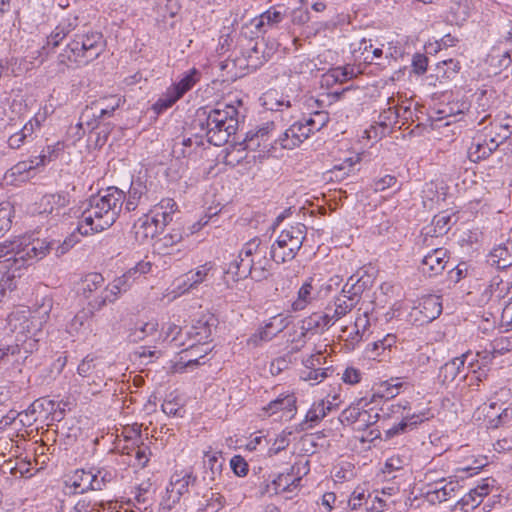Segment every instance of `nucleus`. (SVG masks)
Here are the masks:
<instances>
[{
	"label": "nucleus",
	"mask_w": 512,
	"mask_h": 512,
	"mask_svg": "<svg viewBox=\"0 0 512 512\" xmlns=\"http://www.w3.org/2000/svg\"><path fill=\"white\" fill-rule=\"evenodd\" d=\"M215 319L213 316H202L194 321L192 326L186 331V340L190 342L189 351L193 352L197 348V344L207 345L212 334V327Z\"/></svg>",
	"instance_id": "12"
},
{
	"label": "nucleus",
	"mask_w": 512,
	"mask_h": 512,
	"mask_svg": "<svg viewBox=\"0 0 512 512\" xmlns=\"http://www.w3.org/2000/svg\"><path fill=\"white\" fill-rule=\"evenodd\" d=\"M409 463L410 456L408 454H394L387 459L385 468L388 472L398 471L403 469L405 466H408Z\"/></svg>",
	"instance_id": "52"
},
{
	"label": "nucleus",
	"mask_w": 512,
	"mask_h": 512,
	"mask_svg": "<svg viewBox=\"0 0 512 512\" xmlns=\"http://www.w3.org/2000/svg\"><path fill=\"white\" fill-rule=\"evenodd\" d=\"M361 417H365V412L362 411L359 407L350 406L342 411L340 415V421L342 423L354 425L355 422L360 421Z\"/></svg>",
	"instance_id": "59"
},
{
	"label": "nucleus",
	"mask_w": 512,
	"mask_h": 512,
	"mask_svg": "<svg viewBox=\"0 0 512 512\" xmlns=\"http://www.w3.org/2000/svg\"><path fill=\"white\" fill-rule=\"evenodd\" d=\"M430 487L431 489L426 493V498L432 504L441 503L455 497L460 489L457 480L446 481L444 478L435 481Z\"/></svg>",
	"instance_id": "15"
},
{
	"label": "nucleus",
	"mask_w": 512,
	"mask_h": 512,
	"mask_svg": "<svg viewBox=\"0 0 512 512\" xmlns=\"http://www.w3.org/2000/svg\"><path fill=\"white\" fill-rule=\"evenodd\" d=\"M419 313L422 315V321L431 322L438 318L442 313V302L440 296L428 295L421 299Z\"/></svg>",
	"instance_id": "29"
},
{
	"label": "nucleus",
	"mask_w": 512,
	"mask_h": 512,
	"mask_svg": "<svg viewBox=\"0 0 512 512\" xmlns=\"http://www.w3.org/2000/svg\"><path fill=\"white\" fill-rule=\"evenodd\" d=\"M95 311H98V309H94L89 304L88 308L80 310L67 325L68 332L73 334L78 333L81 330L88 329L89 321L93 317Z\"/></svg>",
	"instance_id": "33"
},
{
	"label": "nucleus",
	"mask_w": 512,
	"mask_h": 512,
	"mask_svg": "<svg viewBox=\"0 0 512 512\" xmlns=\"http://www.w3.org/2000/svg\"><path fill=\"white\" fill-rule=\"evenodd\" d=\"M466 363H468L467 368L473 367L474 358L471 352L464 353L443 364L438 373L439 382L446 385L456 380L458 376H460L461 379H466L468 376V373H464Z\"/></svg>",
	"instance_id": "9"
},
{
	"label": "nucleus",
	"mask_w": 512,
	"mask_h": 512,
	"mask_svg": "<svg viewBox=\"0 0 512 512\" xmlns=\"http://www.w3.org/2000/svg\"><path fill=\"white\" fill-rule=\"evenodd\" d=\"M311 134H313V132L309 125H306V120L303 117L279 135V137L275 139V143L279 144L283 149H294L309 138Z\"/></svg>",
	"instance_id": "11"
},
{
	"label": "nucleus",
	"mask_w": 512,
	"mask_h": 512,
	"mask_svg": "<svg viewBox=\"0 0 512 512\" xmlns=\"http://www.w3.org/2000/svg\"><path fill=\"white\" fill-rule=\"evenodd\" d=\"M163 230L156 226V223H152L149 215L139 218V220L133 226V232L135 240L139 244H144L148 240L153 239L157 234Z\"/></svg>",
	"instance_id": "27"
},
{
	"label": "nucleus",
	"mask_w": 512,
	"mask_h": 512,
	"mask_svg": "<svg viewBox=\"0 0 512 512\" xmlns=\"http://www.w3.org/2000/svg\"><path fill=\"white\" fill-rule=\"evenodd\" d=\"M294 469L295 467L293 466L291 473L279 474L271 483L266 485L265 492L279 494L286 491H293V489L297 488L301 482V477H294Z\"/></svg>",
	"instance_id": "24"
},
{
	"label": "nucleus",
	"mask_w": 512,
	"mask_h": 512,
	"mask_svg": "<svg viewBox=\"0 0 512 512\" xmlns=\"http://www.w3.org/2000/svg\"><path fill=\"white\" fill-rule=\"evenodd\" d=\"M211 263H205L197 268L196 271L189 272L188 275V287H197L203 283L207 278L209 271L211 270Z\"/></svg>",
	"instance_id": "49"
},
{
	"label": "nucleus",
	"mask_w": 512,
	"mask_h": 512,
	"mask_svg": "<svg viewBox=\"0 0 512 512\" xmlns=\"http://www.w3.org/2000/svg\"><path fill=\"white\" fill-rule=\"evenodd\" d=\"M304 118L306 120V125H309L313 133L321 130L329 121V115L325 111H315L308 117Z\"/></svg>",
	"instance_id": "48"
},
{
	"label": "nucleus",
	"mask_w": 512,
	"mask_h": 512,
	"mask_svg": "<svg viewBox=\"0 0 512 512\" xmlns=\"http://www.w3.org/2000/svg\"><path fill=\"white\" fill-rule=\"evenodd\" d=\"M94 103V110L100 113L103 118L111 117L116 109L121 106L122 100L116 95L99 98Z\"/></svg>",
	"instance_id": "34"
},
{
	"label": "nucleus",
	"mask_w": 512,
	"mask_h": 512,
	"mask_svg": "<svg viewBox=\"0 0 512 512\" xmlns=\"http://www.w3.org/2000/svg\"><path fill=\"white\" fill-rule=\"evenodd\" d=\"M492 354L503 355L512 350V337L502 336L496 338L492 343Z\"/></svg>",
	"instance_id": "61"
},
{
	"label": "nucleus",
	"mask_w": 512,
	"mask_h": 512,
	"mask_svg": "<svg viewBox=\"0 0 512 512\" xmlns=\"http://www.w3.org/2000/svg\"><path fill=\"white\" fill-rule=\"evenodd\" d=\"M492 152L487 139H485L483 142H473L471 144L468 149V157L472 162H478L489 157Z\"/></svg>",
	"instance_id": "42"
},
{
	"label": "nucleus",
	"mask_w": 512,
	"mask_h": 512,
	"mask_svg": "<svg viewBox=\"0 0 512 512\" xmlns=\"http://www.w3.org/2000/svg\"><path fill=\"white\" fill-rule=\"evenodd\" d=\"M158 322L151 320L146 323H142L140 326L135 327L133 332L130 334L132 341L137 342L145 339L147 336L154 334L158 330Z\"/></svg>",
	"instance_id": "46"
},
{
	"label": "nucleus",
	"mask_w": 512,
	"mask_h": 512,
	"mask_svg": "<svg viewBox=\"0 0 512 512\" xmlns=\"http://www.w3.org/2000/svg\"><path fill=\"white\" fill-rule=\"evenodd\" d=\"M269 247L259 238L246 242L237 258L231 261L224 269V273L231 276L233 281L250 277L254 281L267 279L270 274L271 261L267 257Z\"/></svg>",
	"instance_id": "2"
},
{
	"label": "nucleus",
	"mask_w": 512,
	"mask_h": 512,
	"mask_svg": "<svg viewBox=\"0 0 512 512\" xmlns=\"http://www.w3.org/2000/svg\"><path fill=\"white\" fill-rule=\"evenodd\" d=\"M480 503L481 499L473 494V491L470 489L467 494H465L460 500L457 501L456 506L464 512H469L470 510L478 507Z\"/></svg>",
	"instance_id": "58"
},
{
	"label": "nucleus",
	"mask_w": 512,
	"mask_h": 512,
	"mask_svg": "<svg viewBox=\"0 0 512 512\" xmlns=\"http://www.w3.org/2000/svg\"><path fill=\"white\" fill-rule=\"evenodd\" d=\"M402 420L393 425L391 428L385 431V439L389 440L397 435L404 434L408 431H411L417 427L420 423H422L427 417L424 413H407L401 414Z\"/></svg>",
	"instance_id": "20"
},
{
	"label": "nucleus",
	"mask_w": 512,
	"mask_h": 512,
	"mask_svg": "<svg viewBox=\"0 0 512 512\" xmlns=\"http://www.w3.org/2000/svg\"><path fill=\"white\" fill-rule=\"evenodd\" d=\"M179 99L180 98L172 91V89L168 88L167 92L153 104V110L157 114H161L168 108L172 107Z\"/></svg>",
	"instance_id": "47"
},
{
	"label": "nucleus",
	"mask_w": 512,
	"mask_h": 512,
	"mask_svg": "<svg viewBox=\"0 0 512 512\" xmlns=\"http://www.w3.org/2000/svg\"><path fill=\"white\" fill-rule=\"evenodd\" d=\"M355 76L354 67L352 66H338L331 68L324 76L323 81L327 85L334 83H343L352 79Z\"/></svg>",
	"instance_id": "35"
},
{
	"label": "nucleus",
	"mask_w": 512,
	"mask_h": 512,
	"mask_svg": "<svg viewBox=\"0 0 512 512\" xmlns=\"http://www.w3.org/2000/svg\"><path fill=\"white\" fill-rule=\"evenodd\" d=\"M196 483L197 476L192 471L175 472L166 488V497L160 503L161 509L170 511L180 501V498L189 492V488L194 487Z\"/></svg>",
	"instance_id": "7"
},
{
	"label": "nucleus",
	"mask_w": 512,
	"mask_h": 512,
	"mask_svg": "<svg viewBox=\"0 0 512 512\" xmlns=\"http://www.w3.org/2000/svg\"><path fill=\"white\" fill-rule=\"evenodd\" d=\"M150 484L140 485L135 490L134 506H149L153 504V497L150 491Z\"/></svg>",
	"instance_id": "50"
},
{
	"label": "nucleus",
	"mask_w": 512,
	"mask_h": 512,
	"mask_svg": "<svg viewBox=\"0 0 512 512\" xmlns=\"http://www.w3.org/2000/svg\"><path fill=\"white\" fill-rule=\"evenodd\" d=\"M275 125L273 122H267L257 130L247 132L244 139L245 149L248 150H261L263 152H270V148H274L275 141L268 142L270 134L274 130Z\"/></svg>",
	"instance_id": "13"
},
{
	"label": "nucleus",
	"mask_w": 512,
	"mask_h": 512,
	"mask_svg": "<svg viewBox=\"0 0 512 512\" xmlns=\"http://www.w3.org/2000/svg\"><path fill=\"white\" fill-rule=\"evenodd\" d=\"M61 150L62 145L59 142L55 145L47 146V148L44 149L39 156H36V160L39 159V162H36V165L44 166L47 163L53 161L58 157V154Z\"/></svg>",
	"instance_id": "54"
},
{
	"label": "nucleus",
	"mask_w": 512,
	"mask_h": 512,
	"mask_svg": "<svg viewBox=\"0 0 512 512\" xmlns=\"http://www.w3.org/2000/svg\"><path fill=\"white\" fill-rule=\"evenodd\" d=\"M124 292L119 288L117 284L114 282L110 283L107 287H105L100 295L96 296L94 299L89 301V305L94 309L100 310L104 307L108 302L113 303L117 300L118 296Z\"/></svg>",
	"instance_id": "31"
},
{
	"label": "nucleus",
	"mask_w": 512,
	"mask_h": 512,
	"mask_svg": "<svg viewBox=\"0 0 512 512\" xmlns=\"http://www.w3.org/2000/svg\"><path fill=\"white\" fill-rule=\"evenodd\" d=\"M397 183V178L393 175H385L380 178H376L373 180L371 184V188L375 192H381L386 190L387 188L393 187Z\"/></svg>",
	"instance_id": "64"
},
{
	"label": "nucleus",
	"mask_w": 512,
	"mask_h": 512,
	"mask_svg": "<svg viewBox=\"0 0 512 512\" xmlns=\"http://www.w3.org/2000/svg\"><path fill=\"white\" fill-rule=\"evenodd\" d=\"M449 263L447 250L437 248L425 255L421 262V271L428 277H434L443 272Z\"/></svg>",
	"instance_id": "14"
},
{
	"label": "nucleus",
	"mask_w": 512,
	"mask_h": 512,
	"mask_svg": "<svg viewBox=\"0 0 512 512\" xmlns=\"http://www.w3.org/2000/svg\"><path fill=\"white\" fill-rule=\"evenodd\" d=\"M12 206L9 202L0 204V236L11 227Z\"/></svg>",
	"instance_id": "56"
},
{
	"label": "nucleus",
	"mask_w": 512,
	"mask_h": 512,
	"mask_svg": "<svg viewBox=\"0 0 512 512\" xmlns=\"http://www.w3.org/2000/svg\"><path fill=\"white\" fill-rule=\"evenodd\" d=\"M353 56L359 62L381 65L382 63L379 60L383 56V50L381 48H374L371 40L362 39L358 47L354 49Z\"/></svg>",
	"instance_id": "22"
},
{
	"label": "nucleus",
	"mask_w": 512,
	"mask_h": 512,
	"mask_svg": "<svg viewBox=\"0 0 512 512\" xmlns=\"http://www.w3.org/2000/svg\"><path fill=\"white\" fill-rule=\"evenodd\" d=\"M67 36L68 34L59 25H57L56 28L47 37L45 48L52 50L58 47Z\"/></svg>",
	"instance_id": "63"
},
{
	"label": "nucleus",
	"mask_w": 512,
	"mask_h": 512,
	"mask_svg": "<svg viewBox=\"0 0 512 512\" xmlns=\"http://www.w3.org/2000/svg\"><path fill=\"white\" fill-rule=\"evenodd\" d=\"M78 241L74 234H71L63 242L59 240L35 239L16 252L15 261H22L23 264H33L43 259L51 251H55V255L60 257L67 253Z\"/></svg>",
	"instance_id": "6"
},
{
	"label": "nucleus",
	"mask_w": 512,
	"mask_h": 512,
	"mask_svg": "<svg viewBox=\"0 0 512 512\" xmlns=\"http://www.w3.org/2000/svg\"><path fill=\"white\" fill-rule=\"evenodd\" d=\"M195 123L205 132L210 144L222 146L238 129V110L232 104L223 103L211 109L203 107L197 110Z\"/></svg>",
	"instance_id": "3"
},
{
	"label": "nucleus",
	"mask_w": 512,
	"mask_h": 512,
	"mask_svg": "<svg viewBox=\"0 0 512 512\" xmlns=\"http://www.w3.org/2000/svg\"><path fill=\"white\" fill-rule=\"evenodd\" d=\"M460 63L454 59H447L439 62L436 67V77L438 79H452L460 70Z\"/></svg>",
	"instance_id": "39"
},
{
	"label": "nucleus",
	"mask_w": 512,
	"mask_h": 512,
	"mask_svg": "<svg viewBox=\"0 0 512 512\" xmlns=\"http://www.w3.org/2000/svg\"><path fill=\"white\" fill-rule=\"evenodd\" d=\"M452 216L446 212H442L433 218L434 232L442 235L449 231Z\"/></svg>",
	"instance_id": "55"
},
{
	"label": "nucleus",
	"mask_w": 512,
	"mask_h": 512,
	"mask_svg": "<svg viewBox=\"0 0 512 512\" xmlns=\"http://www.w3.org/2000/svg\"><path fill=\"white\" fill-rule=\"evenodd\" d=\"M94 103L91 102L90 105H87L85 109L82 111L78 126L84 130L92 131L94 130L98 124L99 120L103 117L100 113H97L94 109Z\"/></svg>",
	"instance_id": "37"
},
{
	"label": "nucleus",
	"mask_w": 512,
	"mask_h": 512,
	"mask_svg": "<svg viewBox=\"0 0 512 512\" xmlns=\"http://www.w3.org/2000/svg\"><path fill=\"white\" fill-rule=\"evenodd\" d=\"M430 348L427 346L425 350L418 351L412 358V363L416 369L425 372L431 361Z\"/></svg>",
	"instance_id": "62"
},
{
	"label": "nucleus",
	"mask_w": 512,
	"mask_h": 512,
	"mask_svg": "<svg viewBox=\"0 0 512 512\" xmlns=\"http://www.w3.org/2000/svg\"><path fill=\"white\" fill-rule=\"evenodd\" d=\"M488 63L498 70L507 69L512 64V48L493 47L488 55Z\"/></svg>",
	"instance_id": "32"
},
{
	"label": "nucleus",
	"mask_w": 512,
	"mask_h": 512,
	"mask_svg": "<svg viewBox=\"0 0 512 512\" xmlns=\"http://www.w3.org/2000/svg\"><path fill=\"white\" fill-rule=\"evenodd\" d=\"M164 333V340L170 339L175 347H182L187 344L186 338L182 336V328L174 323H168L167 326L162 328Z\"/></svg>",
	"instance_id": "41"
},
{
	"label": "nucleus",
	"mask_w": 512,
	"mask_h": 512,
	"mask_svg": "<svg viewBox=\"0 0 512 512\" xmlns=\"http://www.w3.org/2000/svg\"><path fill=\"white\" fill-rule=\"evenodd\" d=\"M356 307V304L351 302L349 298L344 295L338 294L334 296L326 306V318L332 319L335 322L346 316L349 312Z\"/></svg>",
	"instance_id": "25"
},
{
	"label": "nucleus",
	"mask_w": 512,
	"mask_h": 512,
	"mask_svg": "<svg viewBox=\"0 0 512 512\" xmlns=\"http://www.w3.org/2000/svg\"><path fill=\"white\" fill-rule=\"evenodd\" d=\"M402 383L397 379H391V382H384L380 385V390L373 394L371 402H375L376 398L391 399L398 395Z\"/></svg>",
	"instance_id": "43"
},
{
	"label": "nucleus",
	"mask_w": 512,
	"mask_h": 512,
	"mask_svg": "<svg viewBox=\"0 0 512 512\" xmlns=\"http://www.w3.org/2000/svg\"><path fill=\"white\" fill-rule=\"evenodd\" d=\"M151 183H148V175L139 173L133 177L127 195H125L124 206L128 212L134 211L139 205L149 200Z\"/></svg>",
	"instance_id": "10"
},
{
	"label": "nucleus",
	"mask_w": 512,
	"mask_h": 512,
	"mask_svg": "<svg viewBox=\"0 0 512 512\" xmlns=\"http://www.w3.org/2000/svg\"><path fill=\"white\" fill-rule=\"evenodd\" d=\"M368 286V280L363 279V277L355 278V276H350L339 294L349 298L351 302L357 305L364 291L368 289Z\"/></svg>",
	"instance_id": "28"
},
{
	"label": "nucleus",
	"mask_w": 512,
	"mask_h": 512,
	"mask_svg": "<svg viewBox=\"0 0 512 512\" xmlns=\"http://www.w3.org/2000/svg\"><path fill=\"white\" fill-rule=\"evenodd\" d=\"M509 290V286L504 284L501 279L494 278L489 285V287L485 290V294L489 295L490 299L501 300L504 297V294Z\"/></svg>",
	"instance_id": "51"
},
{
	"label": "nucleus",
	"mask_w": 512,
	"mask_h": 512,
	"mask_svg": "<svg viewBox=\"0 0 512 512\" xmlns=\"http://www.w3.org/2000/svg\"><path fill=\"white\" fill-rule=\"evenodd\" d=\"M336 322L332 319L326 318V311L323 314H312L305 320H303V324L301 329L308 332L311 330H325L330 328Z\"/></svg>",
	"instance_id": "38"
},
{
	"label": "nucleus",
	"mask_w": 512,
	"mask_h": 512,
	"mask_svg": "<svg viewBox=\"0 0 512 512\" xmlns=\"http://www.w3.org/2000/svg\"><path fill=\"white\" fill-rule=\"evenodd\" d=\"M104 50L103 35L97 31L76 34L58 55V62L64 66L75 64L85 66L100 56Z\"/></svg>",
	"instance_id": "4"
},
{
	"label": "nucleus",
	"mask_w": 512,
	"mask_h": 512,
	"mask_svg": "<svg viewBox=\"0 0 512 512\" xmlns=\"http://www.w3.org/2000/svg\"><path fill=\"white\" fill-rule=\"evenodd\" d=\"M312 284L311 281H306L298 291V298L292 303V309L294 311L303 310L308 303L312 300Z\"/></svg>",
	"instance_id": "44"
},
{
	"label": "nucleus",
	"mask_w": 512,
	"mask_h": 512,
	"mask_svg": "<svg viewBox=\"0 0 512 512\" xmlns=\"http://www.w3.org/2000/svg\"><path fill=\"white\" fill-rule=\"evenodd\" d=\"M92 470L77 469L68 478V483L76 493H85L91 490Z\"/></svg>",
	"instance_id": "30"
},
{
	"label": "nucleus",
	"mask_w": 512,
	"mask_h": 512,
	"mask_svg": "<svg viewBox=\"0 0 512 512\" xmlns=\"http://www.w3.org/2000/svg\"><path fill=\"white\" fill-rule=\"evenodd\" d=\"M180 8L178 0H157V13L164 19L167 16L174 18L180 11Z\"/></svg>",
	"instance_id": "45"
},
{
	"label": "nucleus",
	"mask_w": 512,
	"mask_h": 512,
	"mask_svg": "<svg viewBox=\"0 0 512 512\" xmlns=\"http://www.w3.org/2000/svg\"><path fill=\"white\" fill-rule=\"evenodd\" d=\"M223 458L220 452H205L203 465L205 468L203 480L207 484L216 482L222 475Z\"/></svg>",
	"instance_id": "23"
},
{
	"label": "nucleus",
	"mask_w": 512,
	"mask_h": 512,
	"mask_svg": "<svg viewBox=\"0 0 512 512\" xmlns=\"http://www.w3.org/2000/svg\"><path fill=\"white\" fill-rule=\"evenodd\" d=\"M69 204L66 193L45 194L39 201V213L60 216Z\"/></svg>",
	"instance_id": "17"
},
{
	"label": "nucleus",
	"mask_w": 512,
	"mask_h": 512,
	"mask_svg": "<svg viewBox=\"0 0 512 512\" xmlns=\"http://www.w3.org/2000/svg\"><path fill=\"white\" fill-rule=\"evenodd\" d=\"M124 200V192L114 186L92 195L79 218L77 232L87 236L111 227L120 216Z\"/></svg>",
	"instance_id": "1"
},
{
	"label": "nucleus",
	"mask_w": 512,
	"mask_h": 512,
	"mask_svg": "<svg viewBox=\"0 0 512 512\" xmlns=\"http://www.w3.org/2000/svg\"><path fill=\"white\" fill-rule=\"evenodd\" d=\"M136 440L134 444L136 447L132 448L131 451H127L126 454H131L132 451L135 452V458L137 460V465L140 467H145L147 462L149 461L148 455L146 453L147 447L140 446L138 442L141 440L140 430L135 431Z\"/></svg>",
	"instance_id": "57"
},
{
	"label": "nucleus",
	"mask_w": 512,
	"mask_h": 512,
	"mask_svg": "<svg viewBox=\"0 0 512 512\" xmlns=\"http://www.w3.org/2000/svg\"><path fill=\"white\" fill-rule=\"evenodd\" d=\"M27 243L23 244L22 242H3L0 243V258L6 257L5 261L8 263L5 267L9 268L7 273L14 274L15 272L22 267L29 266L30 264H23L22 261H15V254L17 251L22 249Z\"/></svg>",
	"instance_id": "26"
},
{
	"label": "nucleus",
	"mask_w": 512,
	"mask_h": 512,
	"mask_svg": "<svg viewBox=\"0 0 512 512\" xmlns=\"http://www.w3.org/2000/svg\"><path fill=\"white\" fill-rule=\"evenodd\" d=\"M291 432L282 431L274 440V443L268 449L269 456H274L284 450L290 443L289 436Z\"/></svg>",
	"instance_id": "60"
},
{
	"label": "nucleus",
	"mask_w": 512,
	"mask_h": 512,
	"mask_svg": "<svg viewBox=\"0 0 512 512\" xmlns=\"http://www.w3.org/2000/svg\"><path fill=\"white\" fill-rule=\"evenodd\" d=\"M291 413L292 418L296 413V397L293 393H282L276 399L270 401L267 406L263 408L264 415L272 416L277 412Z\"/></svg>",
	"instance_id": "19"
},
{
	"label": "nucleus",
	"mask_w": 512,
	"mask_h": 512,
	"mask_svg": "<svg viewBox=\"0 0 512 512\" xmlns=\"http://www.w3.org/2000/svg\"><path fill=\"white\" fill-rule=\"evenodd\" d=\"M489 266L497 270H505L512 266V242L506 241L495 246L486 256Z\"/></svg>",
	"instance_id": "18"
},
{
	"label": "nucleus",
	"mask_w": 512,
	"mask_h": 512,
	"mask_svg": "<svg viewBox=\"0 0 512 512\" xmlns=\"http://www.w3.org/2000/svg\"><path fill=\"white\" fill-rule=\"evenodd\" d=\"M289 8L284 4L271 6L260 16L251 20L250 25L254 28L252 31L256 37L264 35L268 29L276 28L285 19H288Z\"/></svg>",
	"instance_id": "8"
},
{
	"label": "nucleus",
	"mask_w": 512,
	"mask_h": 512,
	"mask_svg": "<svg viewBox=\"0 0 512 512\" xmlns=\"http://www.w3.org/2000/svg\"><path fill=\"white\" fill-rule=\"evenodd\" d=\"M331 409V402H328L327 405L324 400L314 402L307 411L304 420L299 424V429L301 431H306L314 428Z\"/></svg>",
	"instance_id": "21"
},
{
	"label": "nucleus",
	"mask_w": 512,
	"mask_h": 512,
	"mask_svg": "<svg viewBox=\"0 0 512 512\" xmlns=\"http://www.w3.org/2000/svg\"><path fill=\"white\" fill-rule=\"evenodd\" d=\"M498 129L500 131L496 132L495 136H492L489 139H487L488 145L492 151H495L500 144H502L505 140H507L510 137L512 133L511 126L509 124L500 125Z\"/></svg>",
	"instance_id": "53"
},
{
	"label": "nucleus",
	"mask_w": 512,
	"mask_h": 512,
	"mask_svg": "<svg viewBox=\"0 0 512 512\" xmlns=\"http://www.w3.org/2000/svg\"><path fill=\"white\" fill-rule=\"evenodd\" d=\"M199 79V71L193 68L188 73L184 74L180 81L173 84L170 88L179 98H182L186 92L193 88Z\"/></svg>",
	"instance_id": "36"
},
{
	"label": "nucleus",
	"mask_w": 512,
	"mask_h": 512,
	"mask_svg": "<svg viewBox=\"0 0 512 512\" xmlns=\"http://www.w3.org/2000/svg\"><path fill=\"white\" fill-rule=\"evenodd\" d=\"M104 285V277L100 273H89L82 280V291L86 298Z\"/></svg>",
	"instance_id": "40"
},
{
	"label": "nucleus",
	"mask_w": 512,
	"mask_h": 512,
	"mask_svg": "<svg viewBox=\"0 0 512 512\" xmlns=\"http://www.w3.org/2000/svg\"><path fill=\"white\" fill-rule=\"evenodd\" d=\"M178 206L171 198H164L150 210L149 218L152 223H156L158 228H164L173 220V215L177 211Z\"/></svg>",
	"instance_id": "16"
},
{
	"label": "nucleus",
	"mask_w": 512,
	"mask_h": 512,
	"mask_svg": "<svg viewBox=\"0 0 512 512\" xmlns=\"http://www.w3.org/2000/svg\"><path fill=\"white\" fill-rule=\"evenodd\" d=\"M307 235V227L302 223L281 231L270 247L271 259L277 264L293 260L301 249Z\"/></svg>",
	"instance_id": "5"
}]
</instances>
